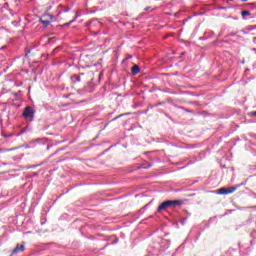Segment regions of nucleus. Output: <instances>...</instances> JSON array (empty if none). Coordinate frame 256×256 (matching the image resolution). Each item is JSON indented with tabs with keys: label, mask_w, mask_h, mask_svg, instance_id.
<instances>
[{
	"label": "nucleus",
	"mask_w": 256,
	"mask_h": 256,
	"mask_svg": "<svg viewBox=\"0 0 256 256\" xmlns=\"http://www.w3.org/2000/svg\"><path fill=\"white\" fill-rule=\"evenodd\" d=\"M179 205H181V201L168 200L160 204L157 211L161 213V211H166L167 209H175V207H179Z\"/></svg>",
	"instance_id": "f257e3e1"
},
{
	"label": "nucleus",
	"mask_w": 256,
	"mask_h": 256,
	"mask_svg": "<svg viewBox=\"0 0 256 256\" xmlns=\"http://www.w3.org/2000/svg\"><path fill=\"white\" fill-rule=\"evenodd\" d=\"M22 117H24V119H30V121H33V118L35 117V110L33 109V107L27 106L24 109Z\"/></svg>",
	"instance_id": "f03ea898"
},
{
	"label": "nucleus",
	"mask_w": 256,
	"mask_h": 256,
	"mask_svg": "<svg viewBox=\"0 0 256 256\" xmlns=\"http://www.w3.org/2000/svg\"><path fill=\"white\" fill-rule=\"evenodd\" d=\"M235 191H237V187L235 186L229 188H220L218 190V195H229L231 193H235Z\"/></svg>",
	"instance_id": "7ed1b4c3"
},
{
	"label": "nucleus",
	"mask_w": 256,
	"mask_h": 256,
	"mask_svg": "<svg viewBox=\"0 0 256 256\" xmlns=\"http://www.w3.org/2000/svg\"><path fill=\"white\" fill-rule=\"evenodd\" d=\"M19 251H25V246H24V245L17 246V247L13 250V253H19Z\"/></svg>",
	"instance_id": "20e7f679"
},
{
	"label": "nucleus",
	"mask_w": 256,
	"mask_h": 256,
	"mask_svg": "<svg viewBox=\"0 0 256 256\" xmlns=\"http://www.w3.org/2000/svg\"><path fill=\"white\" fill-rule=\"evenodd\" d=\"M139 71H141L139 66L135 65L134 67H132V75H137V73H139Z\"/></svg>",
	"instance_id": "39448f33"
},
{
	"label": "nucleus",
	"mask_w": 256,
	"mask_h": 256,
	"mask_svg": "<svg viewBox=\"0 0 256 256\" xmlns=\"http://www.w3.org/2000/svg\"><path fill=\"white\" fill-rule=\"evenodd\" d=\"M40 21H41V24L44 25L45 27H48V25H51V21L49 20L41 19Z\"/></svg>",
	"instance_id": "423d86ee"
},
{
	"label": "nucleus",
	"mask_w": 256,
	"mask_h": 256,
	"mask_svg": "<svg viewBox=\"0 0 256 256\" xmlns=\"http://www.w3.org/2000/svg\"><path fill=\"white\" fill-rule=\"evenodd\" d=\"M241 15H242V17H247V16L251 15V12L244 10L241 12Z\"/></svg>",
	"instance_id": "0eeeda50"
},
{
	"label": "nucleus",
	"mask_w": 256,
	"mask_h": 256,
	"mask_svg": "<svg viewBox=\"0 0 256 256\" xmlns=\"http://www.w3.org/2000/svg\"><path fill=\"white\" fill-rule=\"evenodd\" d=\"M75 22V20H72V21H70V22H68V23H66V25H71V23H74Z\"/></svg>",
	"instance_id": "6e6552de"
},
{
	"label": "nucleus",
	"mask_w": 256,
	"mask_h": 256,
	"mask_svg": "<svg viewBox=\"0 0 256 256\" xmlns=\"http://www.w3.org/2000/svg\"><path fill=\"white\" fill-rule=\"evenodd\" d=\"M149 167H151V165H149V166H145V167H144V169H149Z\"/></svg>",
	"instance_id": "1a4fd4ad"
},
{
	"label": "nucleus",
	"mask_w": 256,
	"mask_h": 256,
	"mask_svg": "<svg viewBox=\"0 0 256 256\" xmlns=\"http://www.w3.org/2000/svg\"><path fill=\"white\" fill-rule=\"evenodd\" d=\"M44 17H50L51 18V15L46 14V15H44Z\"/></svg>",
	"instance_id": "9d476101"
},
{
	"label": "nucleus",
	"mask_w": 256,
	"mask_h": 256,
	"mask_svg": "<svg viewBox=\"0 0 256 256\" xmlns=\"http://www.w3.org/2000/svg\"><path fill=\"white\" fill-rule=\"evenodd\" d=\"M252 115H254L256 117V111L255 112H252Z\"/></svg>",
	"instance_id": "9b49d317"
},
{
	"label": "nucleus",
	"mask_w": 256,
	"mask_h": 256,
	"mask_svg": "<svg viewBox=\"0 0 256 256\" xmlns=\"http://www.w3.org/2000/svg\"><path fill=\"white\" fill-rule=\"evenodd\" d=\"M145 11H149V7L145 8Z\"/></svg>",
	"instance_id": "f8f14e48"
},
{
	"label": "nucleus",
	"mask_w": 256,
	"mask_h": 256,
	"mask_svg": "<svg viewBox=\"0 0 256 256\" xmlns=\"http://www.w3.org/2000/svg\"><path fill=\"white\" fill-rule=\"evenodd\" d=\"M241 1H243V2L245 3V2H247V1H249V0H241Z\"/></svg>",
	"instance_id": "ddd939ff"
},
{
	"label": "nucleus",
	"mask_w": 256,
	"mask_h": 256,
	"mask_svg": "<svg viewBox=\"0 0 256 256\" xmlns=\"http://www.w3.org/2000/svg\"><path fill=\"white\" fill-rule=\"evenodd\" d=\"M251 29H256V26H253Z\"/></svg>",
	"instance_id": "4468645a"
},
{
	"label": "nucleus",
	"mask_w": 256,
	"mask_h": 256,
	"mask_svg": "<svg viewBox=\"0 0 256 256\" xmlns=\"http://www.w3.org/2000/svg\"><path fill=\"white\" fill-rule=\"evenodd\" d=\"M254 43H256V38H254Z\"/></svg>",
	"instance_id": "2eb2a0df"
}]
</instances>
